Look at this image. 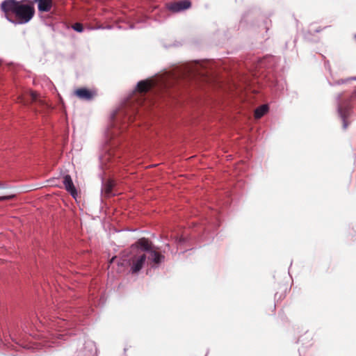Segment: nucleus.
<instances>
[{
    "label": "nucleus",
    "mask_w": 356,
    "mask_h": 356,
    "mask_svg": "<svg viewBox=\"0 0 356 356\" xmlns=\"http://www.w3.org/2000/svg\"><path fill=\"white\" fill-rule=\"evenodd\" d=\"M0 7L6 19L16 24L28 23L35 13L33 1L31 0H4Z\"/></svg>",
    "instance_id": "f257e3e1"
},
{
    "label": "nucleus",
    "mask_w": 356,
    "mask_h": 356,
    "mask_svg": "<svg viewBox=\"0 0 356 356\" xmlns=\"http://www.w3.org/2000/svg\"><path fill=\"white\" fill-rule=\"evenodd\" d=\"M143 247L146 252L136 254L131 259L130 266L132 273H138L142 269L146 260H147V264L153 263L154 265H159L164 261L165 257L157 251L151 250L152 246Z\"/></svg>",
    "instance_id": "f03ea898"
},
{
    "label": "nucleus",
    "mask_w": 356,
    "mask_h": 356,
    "mask_svg": "<svg viewBox=\"0 0 356 356\" xmlns=\"http://www.w3.org/2000/svg\"><path fill=\"white\" fill-rule=\"evenodd\" d=\"M74 94L80 99L91 100L95 95V92L86 88H78L74 90Z\"/></svg>",
    "instance_id": "7ed1b4c3"
},
{
    "label": "nucleus",
    "mask_w": 356,
    "mask_h": 356,
    "mask_svg": "<svg viewBox=\"0 0 356 356\" xmlns=\"http://www.w3.org/2000/svg\"><path fill=\"white\" fill-rule=\"evenodd\" d=\"M63 183L65 186V188L67 191L70 193V194L75 197L77 195L76 189L73 184L72 179L71 178V176L69 175H66L63 177Z\"/></svg>",
    "instance_id": "20e7f679"
},
{
    "label": "nucleus",
    "mask_w": 356,
    "mask_h": 356,
    "mask_svg": "<svg viewBox=\"0 0 356 356\" xmlns=\"http://www.w3.org/2000/svg\"><path fill=\"white\" fill-rule=\"evenodd\" d=\"M191 5V3L189 1L184 0L170 4L169 9L174 12H179L190 8Z\"/></svg>",
    "instance_id": "39448f33"
},
{
    "label": "nucleus",
    "mask_w": 356,
    "mask_h": 356,
    "mask_svg": "<svg viewBox=\"0 0 356 356\" xmlns=\"http://www.w3.org/2000/svg\"><path fill=\"white\" fill-rule=\"evenodd\" d=\"M33 3H38V9L40 12H49L52 7L53 0H33Z\"/></svg>",
    "instance_id": "423d86ee"
},
{
    "label": "nucleus",
    "mask_w": 356,
    "mask_h": 356,
    "mask_svg": "<svg viewBox=\"0 0 356 356\" xmlns=\"http://www.w3.org/2000/svg\"><path fill=\"white\" fill-rule=\"evenodd\" d=\"M154 86V83L149 80L140 81L137 84V90L141 94L148 92Z\"/></svg>",
    "instance_id": "0eeeda50"
},
{
    "label": "nucleus",
    "mask_w": 356,
    "mask_h": 356,
    "mask_svg": "<svg viewBox=\"0 0 356 356\" xmlns=\"http://www.w3.org/2000/svg\"><path fill=\"white\" fill-rule=\"evenodd\" d=\"M114 186V182L112 180H107L103 185L102 191L106 197L112 194V190Z\"/></svg>",
    "instance_id": "6e6552de"
},
{
    "label": "nucleus",
    "mask_w": 356,
    "mask_h": 356,
    "mask_svg": "<svg viewBox=\"0 0 356 356\" xmlns=\"http://www.w3.org/2000/svg\"><path fill=\"white\" fill-rule=\"evenodd\" d=\"M338 111L339 113V115L343 119V129H346L348 127V122L346 120V118L348 113V108H343L342 105H339L338 108Z\"/></svg>",
    "instance_id": "1a4fd4ad"
},
{
    "label": "nucleus",
    "mask_w": 356,
    "mask_h": 356,
    "mask_svg": "<svg viewBox=\"0 0 356 356\" xmlns=\"http://www.w3.org/2000/svg\"><path fill=\"white\" fill-rule=\"evenodd\" d=\"M268 107L266 104L258 107L254 111V118L256 119L261 118L262 116H264L268 112Z\"/></svg>",
    "instance_id": "9d476101"
},
{
    "label": "nucleus",
    "mask_w": 356,
    "mask_h": 356,
    "mask_svg": "<svg viewBox=\"0 0 356 356\" xmlns=\"http://www.w3.org/2000/svg\"><path fill=\"white\" fill-rule=\"evenodd\" d=\"M134 245H152V242L149 241L148 238L143 237L139 238L138 241L136 242Z\"/></svg>",
    "instance_id": "9b49d317"
},
{
    "label": "nucleus",
    "mask_w": 356,
    "mask_h": 356,
    "mask_svg": "<svg viewBox=\"0 0 356 356\" xmlns=\"http://www.w3.org/2000/svg\"><path fill=\"white\" fill-rule=\"evenodd\" d=\"M72 28L78 32H82L83 30V25L81 23H75Z\"/></svg>",
    "instance_id": "f8f14e48"
},
{
    "label": "nucleus",
    "mask_w": 356,
    "mask_h": 356,
    "mask_svg": "<svg viewBox=\"0 0 356 356\" xmlns=\"http://www.w3.org/2000/svg\"><path fill=\"white\" fill-rule=\"evenodd\" d=\"M30 97L31 99V102H36L38 98V93L33 91H31L30 93Z\"/></svg>",
    "instance_id": "ddd939ff"
},
{
    "label": "nucleus",
    "mask_w": 356,
    "mask_h": 356,
    "mask_svg": "<svg viewBox=\"0 0 356 356\" xmlns=\"http://www.w3.org/2000/svg\"><path fill=\"white\" fill-rule=\"evenodd\" d=\"M15 197V195H6V196H1L0 197V202L1 201H4V200H12Z\"/></svg>",
    "instance_id": "4468645a"
},
{
    "label": "nucleus",
    "mask_w": 356,
    "mask_h": 356,
    "mask_svg": "<svg viewBox=\"0 0 356 356\" xmlns=\"http://www.w3.org/2000/svg\"><path fill=\"white\" fill-rule=\"evenodd\" d=\"M179 243H185V238H183V237H180L179 239Z\"/></svg>",
    "instance_id": "2eb2a0df"
},
{
    "label": "nucleus",
    "mask_w": 356,
    "mask_h": 356,
    "mask_svg": "<svg viewBox=\"0 0 356 356\" xmlns=\"http://www.w3.org/2000/svg\"><path fill=\"white\" fill-rule=\"evenodd\" d=\"M28 101H26V100H24V99H21V102L24 103V104H26Z\"/></svg>",
    "instance_id": "dca6fc26"
}]
</instances>
